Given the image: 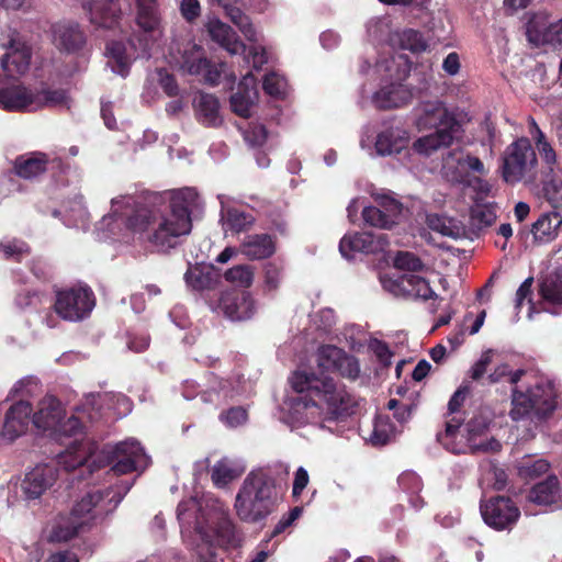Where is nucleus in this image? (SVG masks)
I'll use <instances>...</instances> for the list:
<instances>
[{
	"label": "nucleus",
	"mask_w": 562,
	"mask_h": 562,
	"mask_svg": "<svg viewBox=\"0 0 562 562\" xmlns=\"http://www.w3.org/2000/svg\"><path fill=\"white\" fill-rule=\"evenodd\" d=\"M161 199L153 195L137 203L125 220V226L138 240L157 252L167 254L181 244V238L192 231V212L198 207L199 194L192 188L171 193L164 209Z\"/></svg>",
	"instance_id": "nucleus-1"
},
{
	"label": "nucleus",
	"mask_w": 562,
	"mask_h": 562,
	"mask_svg": "<svg viewBox=\"0 0 562 562\" xmlns=\"http://www.w3.org/2000/svg\"><path fill=\"white\" fill-rule=\"evenodd\" d=\"M328 372L296 371L290 382L292 389L300 394L299 403L307 408L314 406L327 416L337 420L353 413V400L344 386H339Z\"/></svg>",
	"instance_id": "nucleus-2"
},
{
	"label": "nucleus",
	"mask_w": 562,
	"mask_h": 562,
	"mask_svg": "<svg viewBox=\"0 0 562 562\" xmlns=\"http://www.w3.org/2000/svg\"><path fill=\"white\" fill-rule=\"evenodd\" d=\"M465 114L458 108L449 109L441 101L426 102L417 119L423 128H435L434 133L417 138L413 147L424 155H430L440 148L450 147L463 133Z\"/></svg>",
	"instance_id": "nucleus-3"
},
{
	"label": "nucleus",
	"mask_w": 562,
	"mask_h": 562,
	"mask_svg": "<svg viewBox=\"0 0 562 562\" xmlns=\"http://www.w3.org/2000/svg\"><path fill=\"white\" fill-rule=\"evenodd\" d=\"M278 503L276 480L266 471H251L244 480L235 499L240 520L257 524L274 512Z\"/></svg>",
	"instance_id": "nucleus-4"
},
{
	"label": "nucleus",
	"mask_w": 562,
	"mask_h": 562,
	"mask_svg": "<svg viewBox=\"0 0 562 562\" xmlns=\"http://www.w3.org/2000/svg\"><path fill=\"white\" fill-rule=\"evenodd\" d=\"M463 423V418L453 416L445 424V431L437 434V441L448 451L460 454L471 453L476 454L479 452H499L502 443L494 437L475 442L476 437L484 435L490 427V420L482 416L472 417L465 426L468 445H459L456 438L459 434V429Z\"/></svg>",
	"instance_id": "nucleus-5"
},
{
	"label": "nucleus",
	"mask_w": 562,
	"mask_h": 562,
	"mask_svg": "<svg viewBox=\"0 0 562 562\" xmlns=\"http://www.w3.org/2000/svg\"><path fill=\"white\" fill-rule=\"evenodd\" d=\"M557 393L550 381H540L525 392L514 389L510 417L519 420L535 413L540 418L550 416L557 408Z\"/></svg>",
	"instance_id": "nucleus-6"
},
{
	"label": "nucleus",
	"mask_w": 562,
	"mask_h": 562,
	"mask_svg": "<svg viewBox=\"0 0 562 562\" xmlns=\"http://www.w3.org/2000/svg\"><path fill=\"white\" fill-rule=\"evenodd\" d=\"M537 155L527 137H521L508 145L503 155L502 178L506 183L515 184L536 179Z\"/></svg>",
	"instance_id": "nucleus-7"
},
{
	"label": "nucleus",
	"mask_w": 562,
	"mask_h": 562,
	"mask_svg": "<svg viewBox=\"0 0 562 562\" xmlns=\"http://www.w3.org/2000/svg\"><path fill=\"white\" fill-rule=\"evenodd\" d=\"M94 306L95 295L88 285L71 286L56 292L54 310L65 321H83L89 317Z\"/></svg>",
	"instance_id": "nucleus-8"
},
{
	"label": "nucleus",
	"mask_w": 562,
	"mask_h": 562,
	"mask_svg": "<svg viewBox=\"0 0 562 562\" xmlns=\"http://www.w3.org/2000/svg\"><path fill=\"white\" fill-rule=\"evenodd\" d=\"M483 521L496 531H510L520 518L516 503L504 495H495L482 501L480 505Z\"/></svg>",
	"instance_id": "nucleus-9"
},
{
	"label": "nucleus",
	"mask_w": 562,
	"mask_h": 562,
	"mask_svg": "<svg viewBox=\"0 0 562 562\" xmlns=\"http://www.w3.org/2000/svg\"><path fill=\"white\" fill-rule=\"evenodd\" d=\"M317 369L323 372L337 373L349 381L360 376L359 360L334 345H322L316 351Z\"/></svg>",
	"instance_id": "nucleus-10"
},
{
	"label": "nucleus",
	"mask_w": 562,
	"mask_h": 562,
	"mask_svg": "<svg viewBox=\"0 0 562 562\" xmlns=\"http://www.w3.org/2000/svg\"><path fill=\"white\" fill-rule=\"evenodd\" d=\"M382 285L395 296L404 299H420L423 301L438 299L429 282L416 274L404 273L397 278H384L382 279Z\"/></svg>",
	"instance_id": "nucleus-11"
},
{
	"label": "nucleus",
	"mask_w": 562,
	"mask_h": 562,
	"mask_svg": "<svg viewBox=\"0 0 562 562\" xmlns=\"http://www.w3.org/2000/svg\"><path fill=\"white\" fill-rule=\"evenodd\" d=\"M50 32L52 43L60 53L79 55L85 50L88 36L78 22H57L52 25Z\"/></svg>",
	"instance_id": "nucleus-12"
},
{
	"label": "nucleus",
	"mask_w": 562,
	"mask_h": 562,
	"mask_svg": "<svg viewBox=\"0 0 562 562\" xmlns=\"http://www.w3.org/2000/svg\"><path fill=\"white\" fill-rule=\"evenodd\" d=\"M443 169L452 181L464 183L470 172L485 175L486 170L482 160L471 154H464L460 149L450 150L443 158Z\"/></svg>",
	"instance_id": "nucleus-13"
},
{
	"label": "nucleus",
	"mask_w": 562,
	"mask_h": 562,
	"mask_svg": "<svg viewBox=\"0 0 562 562\" xmlns=\"http://www.w3.org/2000/svg\"><path fill=\"white\" fill-rule=\"evenodd\" d=\"M31 424L35 425L32 404L19 401L7 411L1 435L9 441H13L24 435Z\"/></svg>",
	"instance_id": "nucleus-14"
},
{
	"label": "nucleus",
	"mask_w": 562,
	"mask_h": 562,
	"mask_svg": "<svg viewBox=\"0 0 562 562\" xmlns=\"http://www.w3.org/2000/svg\"><path fill=\"white\" fill-rule=\"evenodd\" d=\"M32 58V49L19 40L11 38L8 50L1 58V67L9 78H18L26 72Z\"/></svg>",
	"instance_id": "nucleus-15"
},
{
	"label": "nucleus",
	"mask_w": 562,
	"mask_h": 562,
	"mask_svg": "<svg viewBox=\"0 0 562 562\" xmlns=\"http://www.w3.org/2000/svg\"><path fill=\"white\" fill-rule=\"evenodd\" d=\"M369 232H359L345 235L339 243L342 257L351 259L355 252L374 254L380 248V238Z\"/></svg>",
	"instance_id": "nucleus-16"
},
{
	"label": "nucleus",
	"mask_w": 562,
	"mask_h": 562,
	"mask_svg": "<svg viewBox=\"0 0 562 562\" xmlns=\"http://www.w3.org/2000/svg\"><path fill=\"white\" fill-rule=\"evenodd\" d=\"M206 31L215 43L236 55L246 50V45L238 38L236 32L218 19H212L206 23Z\"/></svg>",
	"instance_id": "nucleus-17"
},
{
	"label": "nucleus",
	"mask_w": 562,
	"mask_h": 562,
	"mask_svg": "<svg viewBox=\"0 0 562 562\" xmlns=\"http://www.w3.org/2000/svg\"><path fill=\"white\" fill-rule=\"evenodd\" d=\"M241 254L250 260H263L277 251V238L267 233L249 235L240 245Z\"/></svg>",
	"instance_id": "nucleus-18"
},
{
	"label": "nucleus",
	"mask_w": 562,
	"mask_h": 562,
	"mask_svg": "<svg viewBox=\"0 0 562 562\" xmlns=\"http://www.w3.org/2000/svg\"><path fill=\"white\" fill-rule=\"evenodd\" d=\"M411 97V91L403 83L392 82L374 93L373 102L378 109L390 110L406 104Z\"/></svg>",
	"instance_id": "nucleus-19"
},
{
	"label": "nucleus",
	"mask_w": 562,
	"mask_h": 562,
	"mask_svg": "<svg viewBox=\"0 0 562 562\" xmlns=\"http://www.w3.org/2000/svg\"><path fill=\"white\" fill-rule=\"evenodd\" d=\"M34 102L31 90L22 85L0 86V108L5 111H22Z\"/></svg>",
	"instance_id": "nucleus-20"
},
{
	"label": "nucleus",
	"mask_w": 562,
	"mask_h": 562,
	"mask_svg": "<svg viewBox=\"0 0 562 562\" xmlns=\"http://www.w3.org/2000/svg\"><path fill=\"white\" fill-rule=\"evenodd\" d=\"M179 54L178 64L180 68L190 75H201L203 69L207 67V57L203 47L193 42L182 44Z\"/></svg>",
	"instance_id": "nucleus-21"
},
{
	"label": "nucleus",
	"mask_w": 562,
	"mask_h": 562,
	"mask_svg": "<svg viewBox=\"0 0 562 562\" xmlns=\"http://www.w3.org/2000/svg\"><path fill=\"white\" fill-rule=\"evenodd\" d=\"M539 294L544 303L562 308V258L555 270L540 282Z\"/></svg>",
	"instance_id": "nucleus-22"
},
{
	"label": "nucleus",
	"mask_w": 562,
	"mask_h": 562,
	"mask_svg": "<svg viewBox=\"0 0 562 562\" xmlns=\"http://www.w3.org/2000/svg\"><path fill=\"white\" fill-rule=\"evenodd\" d=\"M61 402L56 396H46L37 404V430L54 429L64 416Z\"/></svg>",
	"instance_id": "nucleus-23"
},
{
	"label": "nucleus",
	"mask_w": 562,
	"mask_h": 562,
	"mask_svg": "<svg viewBox=\"0 0 562 562\" xmlns=\"http://www.w3.org/2000/svg\"><path fill=\"white\" fill-rule=\"evenodd\" d=\"M103 498L104 494L101 491L86 494L74 505L69 517L76 521H85V529L89 528L99 515L94 509Z\"/></svg>",
	"instance_id": "nucleus-24"
},
{
	"label": "nucleus",
	"mask_w": 562,
	"mask_h": 562,
	"mask_svg": "<svg viewBox=\"0 0 562 562\" xmlns=\"http://www.w3.org/2000/svg\"><path fill=\"white\" fill-rule=\"evenodd\" d=\"M220 274L214 266L195 265L190 267L184 274L187 284L195 291L214 289L218 282Z\"/></svg>",
	"instance_id": "nucleus-25"
},
{
	"label": "nucleus",
	"mask_w": 562,
	"mask_h": 562,
	"mask_svg": "<svg viewBox=\"0 0 562 562\" xmlns=\"http://www.w3.org/2000/svg\"><path fill=\"white\" fill-rule=\"evenodd\" d=\"M142 448L137 442H120L115 447L116 461L112 470L114 473L127 474L136 470V459L139 457Z\"/></svg>",
	"instance_id": "nucleus-26"
},
{
	"label": "nucleus",
	"mask_w": 562,
	"mask_h": 562,
	"mask_svg": "<svg viewBox=\"0 0 562 562\" xmlns=\"http://www.w3.org/2000/svg\"><path fill=\"white\" fill-rule=\"evenodd\" d=\"M225 315L232 321H245L252 316L255 306L249 294L241 292L223 299Z\"/></svg>",
	"instance_id": "nucleus-27"
},
{
	"label": "nucleus",
	"mask_w": 562,
	"mask_h": 562,
	"mask_svg": "<svg viewBox=\"0 0 562 562\" xmlns=\"http://www.w3.org/2000/svg\"><path fill=\"white\" fill-rule=\"evenodd\" d=\"M136 23L146 33L159 29L161 15L158 0H136Z\"/></svg>",
	"instance_id": "nucleus-28"
},
{
	"label": "nucleus",
	"mask_w": 562,
	"mask_h": 562,
	"mask_svg": "<svg viewBox=\"0 0 562 562\" xmlns=\"http://www.w3.org/2000/svg\"><path fill=\"white\" fill-rule=\"evenodd\" d=\"M560 482L555 475L535 484L528 494V499L537 505L548 506L558 501Z\"/></svg>",
	"instance_id": "nucleus-29"
},
{
	"label": "nucleus",
	"mask_w": 562,
	"mask_h": 562,
	"mask_svg": "<svg viewBox=\"0 0 562 562\" xmlns=\"http://www.w3.org/2000/svg\"><path fill=\"white\" fill-rule=\"evenodd\" d=\"M67 170L68 166L61 158L55 157L49 160L46 154L37 151V182H42L44 175L49 172L56 186H65Z\"/></svg>",
	"instance_id": "nucleus-30"
},
{
	"label": "nucleus",
	"mask_w": 562,
	"mask_h": 562,
	"mask_svg": "<svg viewBox=\"0 0 562 562\" xmlns=\"http://www.w3.org/2000/svg\"><path fill=\"white\" fill-rule=\"evenodd\" d=\"M85 531V521H76L70 517L56 521L48 531L46 539L50 543L67 542Z\"/></svg>",
	"instance_id": "nucleus-31"
},
{
	"label": "nucleus",
	"mask_w": 562,
	"mask_h": 562,
	"mask_svg": "<svg viewBox=\"0 0 562 562\" xmlns=\"http://www.w3.org/2000/svg\"><path fill=\"white\" fill-rule=\"evenodd\" d=\"M540 182L543 198L553 209H562V179L554 170L542 171Z\"/></svg>",
	"instance_id": "nucleus-32"
},
{
	"label": "nucleus",
	"mask_w": 562,
	"mask_h": 562,
	"mask_svg": "<svg viewBox=\"0 0 562 562\" xmlns=\"http://www.w3.org/2000/svg\"><path fill=\"white\" fill-rule=\"evenodd\" d=\"M562 224V216L558 212L542 214L533 224L531 233L539 241H549L557 235V229Z\"/></svg>",
	"instance_id": "nucleus-33"
},
{
	"label": "nucleus",
	"mask_w": 562,
	"mask_h": 562,
	"mask_svg": "<svg viewBox=\"0 0 562 562\" xmlns=\"http://www.w3.org/2000/svg\"><path fill=\"white\" fill-rule=\"evenodd\" d=\"M196 115L200 121L209 126H216L221 120L218 115L220 103L216 97L201 93L196 100Z\"/></svg>",
	"instance_id": "nucleus-34"
},
{
	"label": "nucleus",
	"mask_w": 562,
	"mask_h": 562,
	"mask_svg": "<svg viewBox=\"0 0 562 562\" xmlns=\"http://www.w3.org/2000/svg\"><path fill=\"white\" fill-rule=\"evenodd\" d=\"M105 54L110 58L114 72L125 77L130 71L131 60L126 53V45L122 41H110L105 46Z\"/></svg>",
	"instance_id": "nucleus-35"
},
{
	"label": "nucleus",
	"mask_w": 562,
	"mask_h": 562,
	"mask_svg": "<svg viewBox=\"0 0 562 562\" xmlns=\"http://www.w3.org/2000/svg\"><path fill=\"white\" fill-rule=\"evenodd\" d=\"M496 220L494 209L487 204H476L470 210L469 226L473 233L479 235L490 227Z\"/></svg>",
	"instance_id": "nucleus-36"
},
{
	"label": "nucleus",
	"mask_w": 562,
	"mask_h": 562,
	"mask_svg": "<svg viewBox=\"0 0 562 562\" xmlns=\"http://www.w3.org/2000/svg\"><path fill=\"white\" fill-rule=\"evenodd\" d=\"M248 80L254 81V77L251 75L245 76L244 80L238 85V90L231 95V106L233 112L243 117H248L250 115V108L252 105L250 90L245 88Z\"/></svg>",
	"instance_id": "nucleus-37"
},
{
	"label": "nucleus",
	"mask_w": 562,
	"mask_h": 562,
	"mask_svg": "<svg viewBox=\"0 0 562 562\" xmlns=\"http://www.w3.org/2000/svg\"><path fill=\"white\" fill-rule=\"evenodd\" d=\"M529 42L535 45H562V19L555 23H551L543 32H537L533 29L527 31Z\"/></svg>",
	"instance_id": "nucleus-38"
},
{
	"label": "nucleus",
	"mask_w": 562,
	"mask_h": 562,
	"mask_svg": "<svg viewBox=\"0 0 562 562\" xmlns=\"http://www.w3.org/2000/svg\"><path fill=\"white\" fill-rule=\"evenodd\" d=\"M405 144V138L400 137L392 128H389L378 134L375 149L379 155L386 156L400 153Z\"/></svg>",
	"instance_id": "nucleus-39"
},
{
	"label": "nucleus",
	"mask_w": 562,
	"mask_h": 562,
	"mask_svg": "<svg viewBox=\"0 0 562 562\" xmlns=\"http://www.w3.org/2000/svg\"><path fill=\"white\" fill-rule=\"evenodd\" d=\"M87 461V454L82 449V445L78 439H74L70 447L65 451L58 453L57 463L61 465L66 471H72Z\"/></svg>",
	"instance_id": "nucleus-40"
},
{
	"label": "nucleus",
	"mask_w": 562,
	"mask_h": 562,
	"mask_svg": "<svg viewBox=\"0 0 562 562\" xmlns=\"http://www.w3.org/2000/svg\"><path fill=\"white\" fill-rule=\"evenodd\" d=\"M222 7L225 10L226 16L240 30L244 36L250 42H256L257 32L248 15H246L239 8L234 7L233 3H227Z\"/></svg>",
	"instance_id": "nucleus-41"
},
{
	"label": "nucleus",
	"mask_w": 562,
	"mask_h": 562,
	"mask_svg": "<svg viewBox=\"0 0 562 562\" xmlns=\"http://www.w3.org/2000/svg\"><path fill=\"white\" fill-rule=\"evenodd\" d=\"M255 223V217L251 213L243 211L237 207H229L226 211V225L229 231L240 233L248 231Z\"/></svg>",
	"instance_id": "nucleus-42"
},
{
	"label": "nucleus",
	"mask_w": 562,
	"mask_h": 562,
	"mask_svg": "<svg viewBox=\"0 0 562 562\" xmlns=\"http://www.w3.org/2000/svg\"><path fill=\"white\" fill-rule=\"evenodd\" d=\"M67 91L61 88L42 87L37 89V108H56L67 104Z\"/></svg>",
	"instance_id": "nucleus-43"
},
{
	"label": "nucleus",
	"mask_w": 562,
	"mask_h": 562,
	"mask_svg": "<svg viewBox=\"0 0 562 562\" xmlns=\"http://www.w3.org/2000/svg\"><path fill=\"white\" fill-rule=\"evenodd\" d=\"M398 42L402 49L414 54L423 53L428 48V43L423 33L413 29L404 30L398 36Z\"/></svg>",
	"instance_id": "nucleus-44"
},
{
	"label": "nucleus",
	"mask_w": 562,
	"mask_h": 562,
	"mask_svg": "<svg viewBox=\"0 0 562 562\" xmlns=\"http://www.w3.org/2000/svg\"><path fill=\"white\" fill-rule=\"evenodd\" d=\"M224 278L227 282L241 286L249 288L254 280V272L247 265H238L228 269L224 273Z\"/></svg>",
	"instance_id": "nucleus-45"
},
{
	"label": "nucleus",
	"mask_w": 562,
	"mask_h": 562,
	"mask_svg": "<svg viewBox=\"0 0 562 562\" xmlns=\"http://www.w3.org/2000/svg\"><path fill=\"white\" fill-rule=\"evenodd\" d=\"M238 472L227 462L218 461L212 468L211 477L217 487H224L238 476Z\"/></svg>",
	"instance_id": "nucleus-46"
},
{
	"label": "nucleus",
	"mask_w": 562,
	"mask_h": 562,
	"mask_svg": "<svg viewBox=\"0 0 562 562\" xmlns=\"http://www.w3.org/2000/svg\"><path fill=\"white\" fill-rule=\"evenodd\" d=\"M393 434V425L387 418L378 417L374 422L370 441L373 446L386 445Z\"/></svg>",
	"instance_id": "nucleus-47"
},
{
	"label": "nucleus",
	"mask_w": 562,
	"mask_h": 562,
	"mask_svg": "<svg viewBox=\"0 0 562 562\" xmlns=\"http://www.w3.org/2000/svg\"><path fill=\"white\" fill-rule=\"evenodd\" d=\"M362 218L366 222V224L382 228V229H390L393 224L392 220H389L385 215V212L382 211L379 206H367L362 210Z\"/></svg>",
	"instance_id": "nucleus-48"
},
{
	"label": "nucleus",
	"mask_w": 562,
	"mask_h": 562,
	"mask_svg": "<svg viewBox=\"0 0 562 562\" xmlns=\"http://www.w3.org/2000/svg\"><path fill=\"white\" fill-rule=\"evenodd\" d=\"M83 428L82 422L77 416L71 415L66 420L61 418L53 430L59 437H75L77 439V436L83 434Z\"/></svg>",
	"instance_id": "nucleus-49"
},
{
	"label": "nucleus",
	"mask_w": 562,
	"mask_h": 562,
	"mask_svg": "<svg viewBox=\"0 0 562 562\" xmlns=\"http://www.w3.org/2000/svg\"><path fill=\"white\" fill-rule=\"evenodd\" d=\"M0 250L3 254L4 259L20 262L23 257L31 254L30 246L22 240H12L0 244Z\"/></svg>",
	"instance_id": "nucleus-50"
},
{
	"label": "nucleus",
	"mask_w": 562,
	"mask_h": 562,
	"mask_svg": "<svg viewBox=\"0 0 562 562\" xmlns=\"http://www.w3.org/2000/svg\"><path fill=\"white\" fill-rule=\"evenodd\" d=\"M427 225L431 231L440 233L443 236L454 238L459 236L458 227L452 225V221L445 216L430 214L427 216Z\"/></svg>",
	"instance_id": "nucleus-51"
},
{
	"label": "nucleus",
	"mask_w": 562,
	"mask_h": 562,
	"mask_svg": "<svg viewBox=\"0 0 562 562\" xmlns=\"http://www.w3.org/2000/svg\"><path fill=\"white\" fill-rule=\"evenodd\" d=\"M394 267L404 271L418 272L425 268L422 259L409 251H398L394 258Z\"/></svg>",
	"instance_id": "nucleus-52"
},
{
	"label": "nucleus",
	"mask_w": 562,
	"mask_h": 562,
	"mask_svg": "<svg viewBox=\"0 0 562 562\" xmlns=\"http://www.w3.org/2000/svg\"><path fill=\"white\" fill-rule=\"evenodd\" d=\"M12 172L22 179H31L35 176V154L20 155L15 158Z\"/></svg>",
	"instance_id": "nucleus-53"
},
{
	"label": "nucleus",
	"mask_w": 562,
	"mask_h": 562,
	"mask_svg": "<svg viewBox=\"0 0 562 562\" xmlns=\"http://www.w3.org/2000/svg\"><path fill=\"white\" fill-rule=\"evenodd\" d=\"M243 134L245 142L252 148L262 147L268 138V131L262 124L251 123Z\"/></svg>",
	"instance_id": "nucleus-54"
},
{
	"label": "nucleus",
	"mask_w": 562,
	"mask_h": 562,
	"mask_svg": "<svg viewBox=\"0 0 562 562\" xmlns=\"http://www.w3.org/2000/svg\"><path fill=\"white\" fill-rule=\"evenodd\" d=\"M285 86V80L274 72L266 75L262 82L265 92L273 98H282Z\"/></svg>",
	"instance_id": "nucleus-55"
},
{
	"label": "nucleus",
	"mask_w": 562,
	"mask_h": 562,
	"mask_svg": "<svg viewBox=\"0 0 562 562\" xmlns=\"http://www.w3.org/2000/svg\"><path fill=\"white\" fill-rule=\"evenodd\" d=\"M379 207L385 212L389 220H392V224H396L398 216L402 213L403 205L400 201L389 195H382L378 200Z\"/></svg>",
	"instance_id": "nucleus-56"
},
{
	"label": "nucleus",
	"mask_w": 562,
	"mask_h": 562,
	"mask_svg": "<svg viewBox=\"0 0 562 562\" xmlns=\"http://www.w3.org/2000/svg\"><path fill=\"white\" fill-rule=\"evenodd\" d=\"M302 508L299 506L293 507L286 515H283L280 520L274 526L273 530L269 535L267 540H271L281 533H283L288 528H290L293 522L301 516Z\"/></svg>",
	"instance_id": "nucleus-57"
},
{
	"label": "nucleus",
	"mask_w": 562,
	"mask_h": 562,
	"mask_svg": "<svg viewBox=\"0 0 562 562\" xmlns=\"http://www.w3.org/2000/svg\"><path fill=\"white\" fill-rule=\"evenodd\" d=\"M248 413L241 406L231 407L221 414V419L229 427H238L247 422Z\"/></svg>",
	"instance_id": "nucleus-58"
},
{
	"label": "nucleus",
	"mask_w": 562,
	"mask_h": 562,
	"mask_svg": "<svg viewBox=\"0 0 562 562\" xmlns=\"http://www.w3.org/2000/svg\"><path fill=\"white\" fill-rule=\"evenodd\" d=\"M283 267L276 261L265 266V283L270 290H277L280 285Z\"/></svg>",
	"instance_id": "nucleus-59"
},
{
	"label": "nucleus",
	"mask_w": 562,
	"mask_h": 562,
	"mask_svg": "<svg viewBox=\"0 0 562 562\" xmlns=\"http://www.w3.org/2000/svg\"><path fill=\"white\" fill-rule=\"evenodd\" d=\"M549 468V462L543 459L527 461L521 465L520 473L525 477L533 479L544 474Z\"/></svg>",
	"instance_id": "nucleus-60"
},
{
	"label": "nucleus",
	"mask_w": 562,
	"mask_h": 562,
	"mask_svg": "<svg viewBox=\"0 0 562 562\" xmlns=\"http://www.w3.org/2000/svg\"><path fill=\"white\" fill-rule=\"evenodd\" d=\"M226 67L225 63H212L207 59V67L203 69L201 74L204 78V81L211 86H216L220 83L221 76L224 72V68Z\"/></svg>",
	"instance_id": "nucleus-61"
},
{
	"label": "nucleus",
	"mask_w": 562,
	"mask_h": 562,
	"mask_svg": "<svg viewBox=\"0 0 562 562\" xmlns=\"http://www.w3.org/2000/svg\"><path fill=\"white\" fill-rule=\"evenodd\" d=\"M469 395V387L468 386H460L450 397L448 402V414L447 415H453L458 412H460L461 407L463 406L467 397Z\"/></svg>",
	"instance_id": "nucleus-62"
},
{
	"label": "nucleus",
	"mask_w": 562,
	"mask_h": 562,
	"mask_svg": "<svg viewBox=\"0 0 562 562\" xmlns=\"http://www.w3.org/2000/svg\"><path fill=\"white\" fill-rule=\"evenodd\" d=\"M370 348L379 359V361L384 366L391 364V358L393 356V352L390 350V347L383 340L374 339L370 344Z\"/></svg>",
	"instance_id": "nucleus-63"
},
{
	"label": "nucleus",
	"mask_w": 562,
	"mask_h": 562,
	"mask_svg": "<svg viewBox=\"0 0 562 562\" xmlns=\"http://www.w3.org/2000/svg\"><path fill=\"white\" fill-rule=\"evenodd\" d=\"M180 12L186 21L193 22L201 14L199 0H182L180 3Z\"/></svg>",
	"instance_id": "nucleus-64"
}]
</instances>
